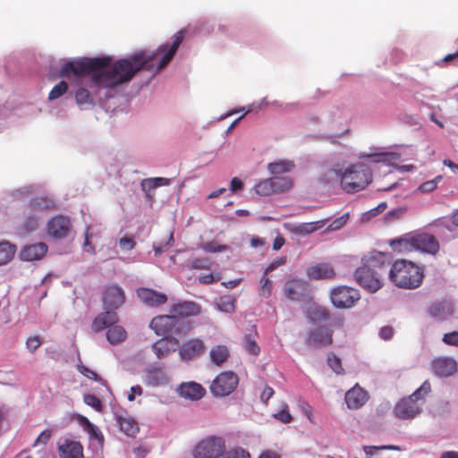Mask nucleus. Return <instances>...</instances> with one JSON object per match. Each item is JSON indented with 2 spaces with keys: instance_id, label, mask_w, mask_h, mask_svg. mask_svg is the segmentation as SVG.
Instances as JSON below:
<instances>
[{
  "instance_id": "69168bd1",
  "label": "nucleus",
  "mask_w": 458,
  "mask_h": 458,
  "mask_svg": "<svg viewBox=\"0 0 458 458\" xmlns=\"http://www.w3.org/2000/svg\"><path fill=\"white\" fill-rule=\"evenodd\" d=\"M143 394V389L140 386H133L131 387L130 392L127 394V399L130 402H132L135 400V395H141Z\"/></svg>"
},
{
  "instance_id": "ddd939ff",
  "label": "nucleus",
  "mask_w": 458,
  "mask_h": 458,
  "mask_svg": "<svg viewBox=\"0 0 458 458\" xmlns=\"http://www.w3.org/2000/svg\"><path fill=\"white\" fill-rule=\"evenodd\" d=\"M206 351L204 342L199 338H190L179 344L178 353L182 360L189 361L201 356Z\"/></svg>"
},
{
  "instance_id": "f8f14e48",
  "label": "nucleus",
  "mask_w": 458,
  "mask_h": 458,
  "mask_svg": "<svg viewBox=\"0 0 458 458\" xmlns=\"http://www.w3.org/2000/svg\"><path fill=\"white\" fill-rule=\"evenodd\" d=\"M422 404L406 397L400 400L394 408V414L400 420H409L418 417L422 412Z\"/></svg>"
},
{
  "instance_id": "49530a36",
  "label": "nucleus",
  "mask_w": 458,
  "mask_h": 458,
  "mask_svg": "<svg viewBox=\"0 0 458 458\" xmlns=\"http://www.w3.org/2000/svg\"><path fill=\"white\" fill-rule=\"evenodd\" d=\"M97 234L91 231L89 227L86 228V231L84 233V242H83V250L86 252L94 254L95 253V248L91 244V240L96 236Z\"/></svg>"
},
{
  "instance_id": "b1692460",
  "label": "nucleus",
  "mask_w": 458,
  "mask_h": 458,
  "mask_svg": "<svg viewBox=\"0 0 458 458\" xmlns=\"http://www.w3.org/2000/svg\"><path fill=\"white\" fill-rule=\"evenodd\" d=\"M137 294L142 302L151 307L164 304L167 300L165 294L148 288L139 289Z\"/></svg>"
},
{
  "instance_id": "ea45409f",
  "label": "nucleus",
  "mask_w": 458,
  "mask_h": 458,
  "mask_svg": "<svg viewBox=\"0 0 458 458\" xmlns=\"http://www.w3.org/2000/svg\"><path fill=\"white\" fill-rule=\"evenodd\" d=\"M430 391H431L430 384L428 380H426L422 383V385L414 393H412L408 397L411 398L414 402L420 403L423 406L425 397L429 394Z\"/></svg>"
},
{
  "instance_id": "412c9836",
  "label": "nucleus",
  "mask_w": 458,
  "mask_h": 458,
  "mask_svg": "<svg viewBox=\"0 0 458 458\" xmlns=\"http://www.w3.org/2000/svg\"><path fill=\"white\" fill-rule=\"evenodd\" d=\"M179 341L175 337H165L152 344V351L157 359H165L178 351Z\"/></svg>"
},
{
  "instance_id": "8fccbe9b",
  "label": "nucleus",
  "mask_w": 458,
  "mask_h": 458,
  "mask_svg": "<svg viewBox=\"0 0 458 458\" xmlns=\"http://www.w3.org/2000/svg\"><path fill=\"white\" fill-rule=\"evenodd\" d=\"M349 213H345L343 216L333 220L327 226V231H336L341 229L348 221Z\"/></svg>"
},
{
  "instance_id": "1a4fd4ad",
  "label": "nucleus",
  "mask_w": 458,
  "mask_h": 458,
  "mask_svg": "<svg viewBox=\"0 0 458 458\" xmlns=\"http://www.w3.org/2000/svg\"><path fill=\"white\" fill-rule=\"evenodd\" d=\"M239 379L235 373L224 371L212 381L210 391L215 396H225L236 388Z\"/></svg>"
},
{
  "instance_id": "338daca9",
  "label": "nucleus",
  "mask_w": 458,
  "mask_h": 458,
  "mask_svg": "<svg viewBox=\"0 0 458 458\" xmlns=\"http://www.w3.org/2000/svg\"><path fill=\"white\" fill-rule=\"evenodd\" d=\"M286 261V257H281L274 260L265 270V274L267 275L269 272L274 271L279 266L284 264Z\"/></svg>"
},
{
  "instance_id": "a211bd4d",
  "label": "nucleus",
  "mask_w": 458,
  "mask_h": 458,
  "mask_svg": "<svg viewBox=\"0 0 458 458\" xmlns=\"http://www.w3.org/2000/svg\"><path fill=\"white\" fill-rule=\"evenodd\" d=\"M432 369L437 376L440 377H447L457 371L458 363L452 357H437L432 361Z\"/></svg>"
},
{
  "instance_id": "f03ea898",
  "label": "nucleus",
  "mask_w": 458,
  "mask_h": 458,
  "mask_svg": "<svg viewBox=\"0 0 458 458\" xmlns=\"http://www.w3.org/2000/svg\"><path fill=\"white\" fill-rule=\"evenodd\" d=\"M390 263L391 259L387 254L370 251L363 256L361 266L356 269L355 280L369 293H375L382 287V278L386 274Z\"/></svg>"
},
{
  "instance_id": "4468645a",
  "label": "nucleus",
  "mask_w": 458,
  "mask_h": 458,
  "mask_svg": "<svg viewBox=\"0 0 458 458\" xmlns=\"http://www.w3.org/2000/svg\"><path fill=\"white\" fill-rule=\"evenodd\" d=\"M125 295L123 289L116 285H108L103 294V305L106 311H113L123 305Z\"/></svg>"
},
{
  "instance_id": "c9c22d12",
  "label": "nucleus",
  "mask_w": 458,
  "mask_h": 458,
  "mask_svg": "<svg viewBox=\"0 0 458 458\" xmlns=\"http://www.w3.org/2000/svg\"><path fill=\"white\" fill-rule=\"evenodd\" d=\"M118 424L121 430L128 437H135L139 431L138 424L131 418L120 417L118 419Z\"/></svg>"
},
{
  "instance_id": "dca6fc26",
  "label": "nucleus",
  "mask_w": 458,
  "mask_h": 458,
  "mask_svg": "<svg viewBox=\"0 0 458 458\" xmlns=\"http://www.w3.org/2000/svg\"><path fill=\"white\" fill-rule=\"evenodd\" d=\"M57 451L59 458H84L81 442L67 437L59 440Z\"/></svg>"
},
{
  "instance_id": "20e7f679",
  "label": "nucleus",
  "mask_w": 458,
  "mask_h": 458,
  "mask_svg": "<svg viewBox=\"0 0 458 458\" xmlns=\"http://www.w3.org/2000/svg\"><path fill=\"white\" fill-rule=\"evenodd\" d=\"M371 181L370 169L362 163H357L344 168L342 189L348 193L357 192L365 189Z\"/></svg>"
},
{
  "instance_id": "bb28decb",
  "label": "nucleus",
  "mask_w": 458,
  "mask_h": 458,
  "mask_svg": "<svg viewBox=\"0 0 458 458\" xmlns=\"http://www.w3.org/2000/svg\"><path fill=\"white\" fill-rule=\"evenodd\" d=\"M307 274L310 279L331 278L335 275L333 267L327 263H322L309 267L307 270Z\"/></svg>"
},
{
  "instance_id": "052dcab7",
  "label": "nucleus",
  "mask_w": 458,
  "mask_h": 458,
  "mask_svg": "<svg viewBox=\"0 0 458 458\" xmlns=\"http://www.w3.org/2000/svg\"><path fill=\"white\" fill-rule=\"evenodd\" d=\"M119 246L123 250L128 251L134 248L135 242L132 238L123 237L119 240Z\"/></svg>"
},
{
  "instance_id": "bf43d9fd",
  "label": "nucleus",
  "mask_w": 458,
  "mask_h": 458,
  "mask_svg": "<svg viewBox=\"0 0 458 458\" xmlns=\"http://www.w3.org/2000/svg\"><path fill=\"white\" fill-rule=\"evenodd\" d=\"M441 224L450 232L453 231L454 227H458V209L451 215L448 221L442 222Z\"/></svg>"
},
{
  "instance_id": "680f3d73",
  "label": "nucleus",
  "mask_w": 458,
  "mask_h": 458,
  "mask_svg": "<svg viewBox=\"0 0 458 458\" xmlns=\"http://www.w3.org/2000/svg\"><path fill=\"white\" fill-rule=\"evenodd\" d=\"M386 203L381 202L380 204H378L377 207H376L375 208H372L369 211H368L367 213H365L363 215V216L367 217V218L374 217V216H377L378 214L384 212L386 210Z\"/></svg>"
},
{
  "instance_id": "f704fd0d",
  "label": "nucleus",
  "mask_w": 458,
  "mask_h": 458,
  "mask_svg": "<svg viewBox=\"0 0 458 458\" xmlns=\"http://www.w3.org/2000/svg\"><path fill=\"white\" fill-rule=\"evenodd\" d=\"M294 163L291 160H278L267 165V170L271 174L277 175L292 171Z\"/></svg>"
},
{
  "instance_id": "2eb2a0df",
  "label": "nucleus",
  "mask_w": 458,
  "mask_h": 458,
  "mask_svg": "<svg viewBox=\"0 0 458 458\" xmlns=\"http://www.w3.org/2000/svg\"><path fill=\"white\" fill-rule=\"evenodd\" d=\"M333 331L326 327L311 329L306 337V344L310 346L325 348L332 344Z\"/></svg>"
},
{
  "instance_id": "cd10ccee",
  "label": "nucleus",
  "mask_w": 458,
  "mask_h": 458,
  "mask_svg": "<svg viewBox=\"0 0 458 458\" xmlns=\"http://www.w3.org/2000/svg\"><path fill=\"white\" fill-rule=\"evenodd\" d=\"M386 450H397L400 451L402 448L398 445H364L363 451L365 453V458H392L386 456L384 451Z\"/></svg>"
},
{
  "instance_id": "6e6d98bb",
  "label": "nucleus",
  "mask_w": 458,
  "mask_h": 458,
  "mask_svg": "<svg viewBox=\"0 0 458 458\" xmlns=\"http://www.w3.org/2000/svg\"><path fill=\"white\" fill-rule=\"evenodd\" d=\"M78 370L86 377L89 379H94L96 381L102 382V378L93 370L87 368L86 366L80 364L78 365Z\"/></svg>"
},
{
  "instance_id": "de8ad7c7",
  "label": "nucleus",
  "mask_w": 458,
  "mask_h": 458,
  "mask_svg": "<svg viewBox=\"0 0 458 458\" xmlns=\"http://www.w3.org/2000/svg\"><path fill=\"white\" fill-rule=\"evenodd\" d=\"M441 180L442 176L438 175L432 180L427 181L420 185L419 191L424 193L431 192L437 188V184L439 183V182H441Z\"/></svg>"
},
{
  "instance_id": "6ab92c4d",
  "label": "nucleus",
  "mask_w": 458,
  "mask_h": 458,
  "mask_svg": "<svg viewBox=\"0 0 458 458\" xmlns=\"http://www.w3.org/2000/svg\"><path fill=\"white\" fill-rule=\"evenodd\" d=\"M414 250L435 255L439 250L438 241L431 234L413 235Z\"/></svg>"
},
{
  "instance_id": "423d86ee",
  "label": "nucleus",
  "mask_w": 458,
  "mask_h": 458,
  "mask_svg": "<svg viewBox=\"0 0 458 458\" xmlns=\"http://www.w3.org/2000/svg\"><path fill=\"white\" fill-rule=\"evenodd\" d=\"M150 327L157 335H182L189 331V326L174 315H160L150 322Z\"/></svg>"
},
{
  "instance_id": "5fc2aeb1",
  "label": "nucleus",
  "mask_w": 458,
  "mask_h": 458,
  "mask_svg": "<svg viewBox=\"0 0 458 458\" xmlns=\"http://www.w3.org/2000/svg\"><path fill=\"white\" fill-rule=\"evenodd\" d=\"M245 348L250 354L253 355H258L259 352V347L251 335H247L245 337Z\"/></svg>"
},
{
  "instance_id": "aec40b11",
  "label": "nucleus",
  "mask_w": 458,
  "mask_h": 458,
  "mask_svg": "<svg viewBox=\"0 0 458 458\" xmlns=\"http://www.w3.org/2000/svg\"><path fill=\"white\" fill-rule=\"evenodd\" d=\"M344 400L349 409L357 410L367 403L369 400V393L356 384L346 392Z\"/></svg>"
},
{
  "instance_id": "6e6552de",
  "label": "nucleus",
  "mask_w": 458,
  "mask_h": 458,
  "mask_svg": "<svg viewBox=\"0 0 458 458\" xmlns=\"http://www.w3.org/2000/svg\"><path fill=\"white\" fill-rule=\"evenodd\" d=\"M142 382L151 387H162L169 384L170 375L165 366L158 362L148 364L140 372Z\"/></svg>"
},
{
  "instance_id": "e433bc0d",
  "label": "nucleus",
  "mask_w": 458,
  "mask_h": 458,
  "mask_svg": "<svg viewBox=\"0 0 458 458\" xmlns=\"http://www.w3.org/2000/svg\"><path fill=\"white\" fill-rule=\"evenodd\" d=\"M86 432L89 436L90 445L97 451L102 449L104 444V436L96 425L90 426Z\"/></svg>"
},
{
  "instance_id": "79ce46f5",
  "label": "nucleus",
  "mask_w": 458,
  "mask_h": 458,
  "mask_svg": "<svg viewBox=\"0 0 458 458\" xmlns=\"http://www.w3.org/2000/svg\"><path fill=\"white\" fill-rule=\"evenodd\" d=\"M255 191L259 196H269L274 193L271 178L264 179L255 185Z\"/></svg>"
},
{
  "instance_id": "09e8293b",
  "label": "nucleus",
  "mask_w": 458,
  "mask_h": 458,
  "mask_svg": "<svg viewBox=\"0 0 458 458\" xmlns=\"http://www.w3.org/2000/svg\"><path fill=\"white\" fill-rule=\"evenodd\" d=\"M83 401L87 405L92 407L97 411H100L102 410L103 405L101 400L94 394H84Z\"/></svg>"
},
{
  "instance_id": "c85d7f7f",
  "label": "nucleus",
  "mask_w": 458,
  "mask_h": 458,
  "mask_svg": "<svg viewBox=\"0 0 458 458\" xmlns=\"http://www.w3.org/2000/svg\"><path fill=\"white\" fill-rule=\"evenodd\" d=\"M172 311L174 313L173 315L176 316L177 318H178V316L184 318V317H191V316H195V315L199 314V308L194 302L183 301V302L175 304L173 307Z\"/></svg>"
},
{
  "instance_id": "473e14b6",
  "label": "nucleus",
  "mask_w": 458,
  "mask_h": 458,
  "mask_svg": "<svg viewBox=\"0 0 458 458\" xmlns=\"http://www.w3.org/2000/svg\"><path fill=\"white\" fill-rule=\"evenodd\" d=\"M413 235L400 239H394L390 242V246L397 252H410L414 250Z\"/></svg>"
},
{
  "instance_id": "9b49d317",
  "label": "nucleus",
  "mask_w": 458,
  "mask_h": 458,
  "mask_svg": "<svg viewBox=\"0 0 458 458\" xmlns=\"http://www.w3.org/2000/svg\"><path fill=\"white\" fill-rule=\"evenodd\" d=\"M330 299L335 307L347 309L353 306L360 299V293L353 288L343 285L332 290Z\"/></svg>"
},
{
  "instance_id": "9d476101",
  "label": "nucleus",
  "mask_w": 458,
  "mask_h": 458,
  "mask_svg": "<svg viewBox=\"0 0 458 458\" xmlns=\"http://www.w3.org/2000/svg\"><path fill=\"white\" fill-rule=\"evenodd\" d=\"M55 203L52 199L47 197L34 199L30 202V209L35 214L28 217L24 224L25 230L28 232L36 230L39 225V221L42 218L40 213L45 210L52 209L55 208Z\"/></svg>"
},
{
  "instance_id": "864d4df0",
  "label": "nucleus",
  "mask_w": 458,
  "mask_h": 458,
  "mask_svg": "<svg viewBox=\"0 0 458 458\" xmlns=\"http://www.w3.org/2000/svg\"><path fill=\"white\" fill-rule=\"evenodd\" d=\"M191 267L192 269H206L209 270L211 268V262L208 259L206 258H200V259H195L191 263Z\"/></svg>"
},
{
  "instance_id": "58836bf2",
  "label": "nucleus",
  "mask_w": 458,
  "mask_h": 458,
  "mask_svg": "<svg viewBox=\"0 0 458 458\" xmlns=\"http://www.w3.org/2000/svg\"><path fill=\"white\" fill-rule=\"evenodd\" d=\"M16 247L8 242H0V266L7 264L14 256Z\"/></svg>"
},
{
  "instance_id": "39448f33",
  "label": "nucleus",
  "mask_w": 458,
  "mask_h": 458,
  "mask_svg": "<svg viewBox=\"0 0 458 458\" xmlns=\"http://www.w3.org/2000/svg\"><path fill=\"white\" fill-rule=\"evenodd\" d=\"M117 315L113 311H105L99 314L92 324L94 331L98 332L107 328L106 339L111 344H118L123 342L127 337L124 328L116 325Z\"/></svg>"
},
{
  "instance_id": "0eeeda50",
  "label": "nucleus",
  "mask_w": 458,
  "mask_h": 458,
  "mask_svg": "<svg viewBox=\"0 0 458 458\" xmlns=\"http://www.w3.org/2000/svg\"><path fill=\"white\" fill-rule=\"evenodd\" d=\"M225 452L223 437L210 436L199 441L192 451L194 458H220Z\"/></svg>"
},
{
  "instance_id": "13d9d810",
  "label": "nucleus",
  "mask_w": 458,
  "mask_h": 458,
  "mask_svg": "<svg viewBox=\"0 0 458 458\" xmlns=\"http://www.w3.org/2000/svg\"><path fill=\"white\" fill-rule=\"evenodd\" d=\"M442 340L445 344L458 347V331L445 334Z\"/></svg>"
},
{
  "instance_id": "0e129e2a",
  "label": "nucleus",
  "mask_w": 458,
  "mask_h": 458,
  "mask_svg": "<svg viewBox=\"0 0 458 458\" xmlns=\"http://www.w3.org/2000/svg\"><path fill=\"white\" fill-rule=\"evenodd\" d=\"M41 342L39 338L37 336H31L26 342V346L28 350L30 352H34L35 350H37Z\"/></svg>"
},
{
  "instance_id": "393cba45",
  "label": "nucleus",
  "mask_w": 458,
  "mask_h": 458,
  "mask_svg": "<svg viewBox=\"0 0 458 458\" xmlns=\"http://www.w3.org/2000/svg\"><path fill=\"white\" fill-rule=\"evenodd\" d=\"M47 251L44 242H38L24 247L21 252V259L25 261H34L42 259Z\"/></svg>"
},
{
  "instance_id": "4c0bfd02",
  "label": "nucleus",
  "mask_w": 458,
  "mask_h": 458,
  "mask_svg": "<svg viewBox=\"0 0 458 458\" xmlns=\"http://www.w3.org/2000/svg\"><path fill=\"white\" fill-rule=\"evenodd\" d=\"M274 193L283 192L292 189L293 183L289 176H276L271 178Z\"/></svg>"
},
{
  "instance_id": "603ef678",
  "label": "nucleus",
  "mask_w": 458,
  "mask_h": 458,
  "mask_svg": "<svg viewBox=\"0 0 458 458\" xmlns=\"http://www.w3.org/2000/svg\"><path fill=\"white\" fill-rule=\"evenodd\" d=\"M274 417L280 420L283 423H289L292 421V415L290 414L288 411V405L286 403H284L282 405V410L274 414Z\"/></svg>"
},
{
  "instance_id": "a19ab883",
  "label": "nucleus",
  "mask_w": 458,
  "mask_h": 458,
  "mask_svg": "<svg viewBox=\"0 0 458 458\" xmlns=\"http://www.w3.org/2000/svg\"><path fill=\"white\" fill-rule=\"evenodd\" d=\"M70 82L61 81L53 87L48 94V100L53 101L58 99L69 90Z\"/></svg>"
},
{
  "instance_id": "4be33fe9",
  "label": "nucleus",
  "mask_w": 458,
  "mask_h": 458,
  "mask_svg": "<svg viewBox=\"0 0 458 458\" xmlns=\"http://www.w3.org/2000/svg\"><path fill=\"white\" fill-rule=\"evenodd\" d=\"M344 165L341 164H335L323 171L320 176V181L330 188H335L337 185L342 187V178H344Z\"/></svg>"
},
{
  "instance_id": "c03bdc74",
  "label": "nucleus",
  "mask_w": 458,
  "mask_h": 458,
  "mask_svg": "<svg viewBox=\"0 0 458 458\" xmlns=\"http://www.w3.org/2000/svg\"><path fill=\"white\" fill-rule=\"evenodd\" d=\"M327 365L330 369L337 375L344 373V369L342 367V361L340 358H338L335 353L331 352L327 356Z\"/></svg>"
},
{
  "instance_id": "7ed1b4c3",
  "label": "nucleus",
  "mask_w": 458,
  "mask_h": 458,
  "mask_svg": "<svg viewBox=\"0 0 458 458\" xmlns=\"http://www.w3.org/2000/svg\"><path fill=\"white\" fill-rule=\"evenodd\" d=\"M388 278L395 286L403 289L418 288L423 278L420 267L407 260H397L387 269Z\"/></svg>"
},
{
  "instance_id": "f3484780",
  "label": "nucleus",
  "mask_w": 458,
  "mask_h": 458,
  "mask_svg": "<svg viewBox=\"0 0 458 458\" xmlns=\"http://www.w3.org/2000/svg\"><path fill=\"white\" fill-rule=\"evenodd\" d=\"M71 229V222L67 216H56L52 217L47 225V233L56 239L64 238L68 235Z\"/></svg>"
},
{
  "instance_id": "2f4dec72",
  "label": "nucleus",
  "mask_w": 458,
  "mask_h": 458,
  "mask_svg": "<svg viewBox=\"0 0 458 458\" xmlns=\"http://www.w3.org/2000/svg\"><path fill=\"white\" fill-rule=\"evenodd\" d=\"M324 225V221H316L310 223H301L292 225L290 227V231L295 234L304 236L310 234L316 230L321 228Z\"/></svg>"
},
{
  "instance_id": "a18cd8bd",
  "label": "nucleus",
  "mask_w": 458,
  "mask_h": 458,
  "mask_svg": "<svg viewBox=\"0 0 458 458\" xmlns=\"http://www.w3.org/2000/svg\"><path fill=\"white\" fill-rule=\"evenodd\" d=\"M219 310L225 313H232L234 310V300L230 296L221 297L217 302Z\"/></svg>"
},
{
  "instance_id": "a878e982",
  "label": "nucleus",
  "mask_w": 458,
  "mask_h": 458,
  "mask_svg": "<svg viewBox=\"0 0 458 458\" xmlns=\"http://www.w3.org/2000/svg\"><path fill=\"white\" fill-rule=\"evenodd\" d=\"M360 159H366L371 163L390 164L399 158V155L394 152H361L358 155Z\"/></svg>"
},
{
  "instance_id": "72a5a7b5",
  "label": "nucleus",
  "mask_w": 458,
  "mask_h": 458,
  "mask_svg": "<svg viewBox=\"0 0 458 458\" xmlns=\"http://www.w3.org/2000/svg\"><path fill=\"white\" fill-rule=\"evenodd\" d=\"M429 313L432 317L443 320L452 315L453 308L446 302L436 303L430 307Z\"/></svg>"
},
{
  "instance_id": "f257e3e1",
  "label": "nucleus",
  "mask_w": 458,
  "mask_h": 458,
  "mask_svg": "<svg viewBox=\"0 0 458 458\" xmlns=\"http://www.w3.org/2000/svg\"><path fill=\"white\" fill-rule=\"evenodd\" d=\"M184 37V30L172 37V43L157 51H140L126 58L110 56L73 58L64 61L60 76L70 82L71 94L81 110H91L117 95L119 88L129 83L141 69L157 73L173 59Z\"/></svg>"
},
{
  "instance_id": "3c124183",
  "label": "nucleus",
  "mask_w": 458,
  "mask_h": 458,
  "mask_svg": "<svg viewBox=\"0 0 458 458\" xmlns=\"http://www.w3.org/2000/svg\"><path fill=\"white\" fill-rule=\"evenodd\" d=\"M224 458H250V454L242 447H235L228 451Z\"/></svg>"
},
{
  "instance_id": "774afa93",
  "label": "nucleus",
  "mask_w": 458,
  "mask_h": 458,
  "mask_svg": "<svg viewBox=\"0 0 458 458\" xmlns=\"http://www.w3.org/2000/svg\"><path fill=\"white\" fill-rule=\"evenodd\" d=\"M205 251L218 252L225 249V246L218 245L215 242H208L203 246Z\"/></svg>"
},
{
  "instance_id": "37998d69",
  "label": "nucleus",
  "mask_w": 458,
  "mask_h": 458,
  "mask_svg": "<svg viewBox=\"0 0 458 458\" xmlns=\"http://www.w3.org/2000/svg\"><path fill=\"white\" fill-rule=\"evenodd\" d=\"M171 180L168 178L164 177H155V178H149L146 179L142 182V187L144 189H156L157 187L161 186H166L170 184Z\"/></svg>"
},
{
  "instance_id": "c756f323",
  "label": "nucleus",
  "mask_w": 458,
  "mask_h": 458,
  "mask_svg": "<svg viewBox=\"0 0 458 458\" xmlns=\"http://www.w3.org/2000/svg\"><path fill=\"white\" fill-rule=\"evenodd\" d=\"M306 314L310 321L311 322H321L328 319V310L316 303L309 304L306 308Z\"/></svg>"
},
{
  "instance_id": "4d7b16f0",
  "label": "nucleus",
  "mask_w": 458,
  "mask_h": 458,
  "mask_svg": "<svg viewBox=\"0 0 458 458\" xmlns=\"http://www.w3.org/2000/svg\"><path fill=\"white\" fill-rule=\"evenodd\" d=\"M260 284L261 294L265 297L269 296L272 290V282L268 279L265 273L260 280Z\"/></svg>"
},
{
  "instance_id": "7c9ffc66",
  "label": "nucleus",
  "mask_w": 458,
  "mask_h": 458,
  "mask_svg": "<svg viewBox=\"0 0 458 458\" xmlns=\"http://www.w3.org/2000/svg\"><path fill=\"white\" fill-rule=\"evenodd\" d=\"M211 361L216 366H222L229 358L230 351L225 344H217L209 352Z\"/></svg>"
},
{
  "instance_id": "e2e57ef3",
  "label": "nucleus",
  "mask_w": 458,
  "mask_h": 458,
  "mask_svg": "<svg viewBox=\"0 0 458 458\" xmlns=\"http://www.w3.org/2000/svg\"><path fill=\"white\" fill-rule=\"evenodd\" d=\"M219 279H220L219 276L210 273L208 275L200 276L198 280L200 284H210L216 281H218Z\"/></svg>"
},
{
  "instance_id": "5701e85b",
  "label": "nucleus",
  "mask_w": 458,
  "mask_h": 458,
  "mask_svg": "<svg viewBox=\"0 0 458 458\" xmlns=\"http://www.w3.org/2000/svg\"><path fill=\"white\" fill-rule=\"evenodd\" d=\"M177 392L183 398L197 401L204 395L205 389L196 382H186L178 386Z\"/></svg>"
}]
</instances>
